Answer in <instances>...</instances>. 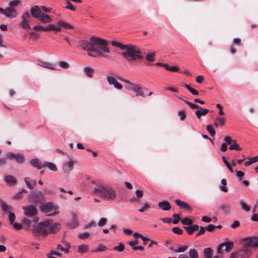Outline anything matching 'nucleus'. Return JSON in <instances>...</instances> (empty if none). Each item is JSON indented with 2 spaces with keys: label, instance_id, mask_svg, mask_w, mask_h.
Returning a JSON list of instances; mask_svg holds the SVG:
<instances>
[{
  "label": "nucleus",
  "instance_id": "obj_24",
  "mask_svg": "<svg viewBox=\"0 0 258 258\" xmlns=\"http://www.w3.org/2000/svg\"><path fill=\"white\" fill-rule=\"evenodd\" d=\"M39 21L44 24H47L51 23L52 21V19L50 17L45 13H43L40 17L38 19Z\"/></svg>",
  "mask_w": 258,
  "mask_h": 258
},
{
  "label": "nucleus",
  "instance_id": "obj_1",
  "mask_svg": "<svg viewBox=\"0 0 258 258\" xmlns=\"http://www.w3.org/2000/svg\"><path fill=\"white\" fill-rule=\"evenodd\" d=\"M79 44V46L84 50L95 52L98 56L108 60L110 59L107 54L110 51L108 43L105 39L93 36L90 38V41L81 40Z\"/></svg>",
  "mask_w": 258,
  "mask_h": 258
},
{
  "label": "nucleus",
  "instance_id": "obj_61",
  "mask_svg": "<svg viewBox=\"0 0 258 258\" xmlns=\"http://www.w3.org/2000/svg\"><path fill=\"white\" fill-rule=\"evenodd\" d=\"M136 195L138 199L142 198L143 196V191L140 189L137 190L136 191Z\"/></svg>",
  "mask_w": 258,
  "mask_h": 258
},
{
  "label": "nucleus",
  "instance_id": "obj_28",
  "mask_svg": "<svg viewBox=\"0 0 258 258\" xmlns=\"http://www.w3.org/2000/svg\"><path fill=\"white\" fill-rule=\"evenodd\" d=\"M175 203L180 208L188 209L189 208V206L187 204V203H186L184 202L181 201L179 199H177L175 201Z\"/></svg>",
  "mask_w": 258,
  "mask_h": 258
},
{
  "label": "nucleus",
  "instance_id": "obj_4",
  "mask_svg": "<svg viewBox=\"0 0 258 258\" xmlns=\"http://www.w3.org/2000/svg\"><path fill=\"white\" fill-rule=\"evenodd\" d=\"M48 226H49V221H44L40 222L33 229L32 231L33 235L38 238L41 236H46L48 233Z\"/></svg>",
  "mask_w": 258,
  "mask_h": 258
},
{
  "label": "nucleus",
  "instance_id": "obj_38",
  "mask_svg": "<svg viewBox=\"0 0 258 258\" xmlns=\"http://www.w3.org/2000/svg\"><path fill=\"white\" fill-rule=\"evenodd\" d=\"M239 203L242 210L246 212H248L250 210L249 206L247 205L243 200H240Z\"/></svg>",
  "mask_w": 258,
  "mask_h": 258
},
{
  "label": "nucleus",
  "instance_id": "obj_2",
  "mask_svg": "<svg viewBox=\"0 0 258 258\" xmlns=\"http://www.w3.org/2000/svg\"><path fill=\"white\" fill-rule=\"evenodd\" d=\"M111 44L123 50L121 55L129 63H135L137 61L144 59L142 49L137 45L122 44L115 41H112Z\"/></svg>",
  "mask_w": 258,
  "mask_h": 258
},
{
  "label": "nucleus",
  "instance_id": "obj_3",
  "mask_svg": "<svg viewBox=\"0 0 258 258\" xmlns=\"http://www.w3.org/2000/svg\"><path fill=\"white\" fill-rule=\"evenodd\" d=\"M93 192L94 194L107 201L113 200L116 198L115 191L111 187L101 183L96 184Z\"/></svg>",
  "mask_w": 258,
  "mask_h": 258
},
{
  "label": "nucleus",
  "instance_id": "obj_32",
  "mask_svg": "<svg viewBox=\"0 0 258 258\" xmlns=\"http://www.w3.org/2000/svg\"><path fill=\"white\" fill-rule=\"evenodd\" d=\"M89 250L88 245L82 244L78 247V251L80 253H84Z\"/></svg>",
  "mask_w": 258,
  "mask_h": 258
},
{
  "label": "nucleus",
  "instance_id": "obj_26",
  "mask_svg": "<svg viewBox=\"0 0 258 258\" xmlns=\"http://www.w3.org/2000/svg\"><path fill=\"white\" fill-rule=\"evenodd\" d=\"M56 26L59 27L60 30L62 28L66 29H72L74 28L73 25L62 21H58L57 22V26Z\"/></svg>",
  "mask_w": 258,
  "mask_h": 258
},
{
  "label": "nucleus",
  "instance_id": "obj_52",
  "mask_svg": "<svg viewBox=\"0 0 258 258\" xmlns=\"http://www.w3.org/2000/svg\"><path fill=\"white\" fill-rule=\"evenodd\" d=\"M187 248V246H181L177 248L176 249L174 250V252H184Z\"/></svg>",
  "mask_w": 258,
  "mask_h": 258
},
{
  "label": "nucleus",
  "instance_id": "obj_63",
  "mask_svg": "<svg viewBox=\"0 0 258 258\" xmlns=\"http://www.w3.org/2000/svg\"><path fill=\"white\" fill-rule=\"evenodd\" d=\"M67 4V6L66 7V9L71 10L73 11H75L76 10L75 8L72 6V4L70 2H68Z\"/></svg>",
  "mask_w": 258,
  "mask_h": 258
},
{
  "label": "nucleus",
  "instance_id": "obj_49",
  "mask_svg": "<svg viewBox=\"0 0 258 258\" xmlns=\"http://www.w3.org/2000/svg\"><path fill=\"white\" fill-rule=\"evenodd\" d=\"M124 245L122 243H120L118 246H115L113 248L114 250L118 251L119 252H121L124 250Z\"/></svg>",
  "mask_w": 258,
  "mask_h": 258
},
{
  "label": "nucleus",
  "instance_id": "obj_9",
  "mask_svg": "<svg viewBox=\"0 0 258 258\" xmlns=\"http://www.w3.org/2000/svg\"><path fill=\"white\" fill-rule=\"evenodd\" d=\"M251 255V251L243 247L233 251L229 258H248Z\"/></svg>",
  "mask_w": 258,
  "mask_h": 258
},
{
  "label": "nucleus",
  "instance_id": "obj_44",
  "mask_svg": "<svg viewBox=\"0 0 258 258\" xmlns=\"http://www.w3.org/2000/svg\"><path fill=\"white\" fill-rule=\"evenodd\" d=\"M222 159L224 162V163L226 165L227 168L229 170L231 173H233L234 171L231 166L230 164L227 161L226 158L224 156H222Z\"/></svg>",
  "mask_w": 258,
  "mask_h": 258
},
{
  "label": "nucleus",
  "instance_id": "obj_22",
  "mask_svg": "<svg viewBox=\"0 0 258 258\" xmlns=\"http://www.w3.org/2000/svg\"><path fill=\"white\" fill-rule=\"evenodd\" d=\"M209 112V110L206 108H203L199 106L197 110L195 111V114L199 119L202 115H205Z\"/></svg>",
  "mask_w": 258,
  "mask_h": 258
},
{
  "label": "nucleus",
  "instance_id": "obj_39",
  "mask_svg": "<svg viewBox=\"0 0 258 258\" xmlns=\"http://www.w3.org/2000/svg\"><path fill=\"white\" fill-rule=\"evenodd\" d=\"M20 0H12L9 2V7L15 9L20 3Z\"/></svg>",
  "mask_w": 258,
  "mask_h": 258
},
{
  "label": "nucleus",
  "instance_id": "obj_48",
  "mask_svg": "<svg viewBox=\"0 0 258 258\" xmlns=\"http://www.w3.org/2000/svg\"><path fill=\"white\" fill-rule=\"evenodd\" d=\"M207 130L211 136H214L215 135L216 132L211 125H208L207 126Z\"/></svg>",
  "mask_w": 258,
  "mask_h": 258
},
{
  "label": "nucleus",
  "instance_id": "obj_60",
  "mask_svg": "<svg viewBox=\"0 0 258 258\" xmlns=\"http://www.w3.org/2000/svg\"><path fill=\"white\" fill-rule=\"evenodd\" d=\"M30 18V15L28 12H26L23 13L21 16L22 19L27 20Z\"/></svg>",
  "mask_w": 258,
  "mask_h": 258
},
{
  "label": "nucleus",
  "instance_id": "obj_7",
  "mask_svg": "<svg viewBox=\"0 0 258 258\" xmlns=\"http://www.w3.org/2000/svg\"><path fill=\"white\" fill-rule=\"evenodd\" d=\"M1 203L3 211L8 214L10 224H13L16 219L15 215L13 212L14 211L13 207L10 205H7L6 202L3 200H1Z\"/></svg>",
  "mask_w": 258,
  "mask_h": 258
},
{
  "label": "nucleus",
  "instance_id": "obj_62",
  "mask_svg": "<svg viewBox=\"0 0 258 258\" xmlns=\"http://www.w3.org/2000/svg\"><path fill=\"white\" fill-rule=\"evenodd\" d=\"M30 37L33 38L34 39H37L39 38V36L34 32H31L29 33Z\"/></svg>",
  "mask_w": 258,
  "mask_h": 258
},
{
  "label": "nucleus",
  "instance_id": "obj_27",
  "mask_svg": "<svg viewBox=\"0 0 258 258\" xmlns=\"http://www.w3.org/2000/svg\"><path fill=\"white\" fill-rule=\"evenodd\" d=\"M24 181L26 184V186L30 189H33L34 187L36 184V180H32L31 182L29 181V178H25Z\"/></svg>",
  "mask_w": 258,
  "mask_h": 258
},
{
  "label": "nucleus",
  "instance_id": "obj_36",
  "mask_svg": "<svg viewBox=\"0 0 258 258\" xmlns=\"http://www.w3.org/2000/svg\"><path fill=\"white\" fill-rule=\"evenodd\" d=\"M258 161V156H256L252 158H250L249 159V160L245 162L244 163V165L245 166H248L251 165L252 163L256 162Z\"/></svg>",
  "mask_w": 258,
  "mask_h": 258
},
{
  "label": "nucleus",
  "instance_id": "obj_8",
  "mask_svg": "<svg viewBox=\"0 0 258 258\" xmlns=\"http://www.w3.org/2000/svg\"><path fill=\"white\" fill-rule=\"evenodd\" d=\"M117 78L119 80L123 82L128 85L132 86V90L136 94L137 96H140L142 97H145L141 88L138 85L132 83L130 80L120 76L117 77Z\"/></svg>",
  "mask_w": 258,
  "mask_h": 258
},
{
  "label": "nucleus",
  "instance_id": "obj_31",
  "mask_svg": "<svg viewBox=\"0 0 258 258\" xmlns=\"http://www.w3.org/2000/svg\"><path fill=\"white\" fill-rule=\"evenodd\" d=\"M44 164L45 166H47L51 171H56L57 170L56 166L52 162L44 161Z\"/></svg>",
  "mask_w": 258,
  "mask_h": 258
},
{
  "label": "nucleus",
  "instance_id": "obj_59",
  "mask_svg": "<svg viewBox=\"0 0 258 258\" xmlns=\"http://www.w3.org/2000/svg\"><path fill=\"white\" fill-rule=\"evenodd\" d=\"M90 235V233L88 232H84L82 233H80L79 235V237L81 239L86 238Z\"/></svg>",
  "mask_w": 258,
  "mask_h": 258
},
{
  "label": "nucleus",
  "instance_id": "obj_12",
  "mask_svg": "<svg viewBox=\"0 0 258 258\" xmlns=\"http://www.w3.org/2000/svg\"><path fill=\"white\" fill-rule=\"evenodd\" d=\"M24 215L28 218L35 216L37 212V209L33 205L23 207Z\"/></svg>",
  "mask_w": 258,
  "mask_h": 258
},
{
  "label": "nucleus",
  "instance_id": "obj_6",
  "mask_svg": "<svg viewBox=\"0 0 258 258\" xmlns=\"http://www.w3.org/2000/svg\"><path fill=\"white\" fill-rule=\"evenodd\" d=\"M242 247L251 251V247H258V236H250L242 239Z\"/></svg>",
  "mask_w": 258,
  "mask_h": 258
},
{
  "label": "nucleus",
  "instance_id": "obj_43",
  "mask_svg": "<svg viewBox=\"0 0 258 258\" xmlns=\"http://www.w3.org/2000/svg\"><path fill=\"white\" fill-rule=\"evenodd\" d=\"M18 163H23L25 159L24 155L22 154H17L15 159Z\"/></svg>",
  "mask_w": 258,
  "mask_h": 258
},
{
  "label": "nucleus",
  "instance_id": "obj_40",
  "mask_svg": "<svg viewBox=\"0 0 258 258\" xmlns=\"http://www.w3.org/2000/svg\"><path fill=\"white\" fill-rule=\"evenodd\" d=\"M146 59L148 61H150V62L154 61V60L155 59V53L152 52V53H148L147 54V55L146 56Z\"/></svg>",
  "mask_w": 258,
  "mask_h": 258
},
{
  "label": "nucleus",
  "instance_id": "obj_20",
  "mask_svg": "<svg viewBox=\"0 0 258 258\" xmlns=\"http://www.w3.org/2000/svg\"><path fill=\"white\" fill-rule=\"evenodd\" d=\"M40 30L43 31H55L56 32H60V29L54 24H49L46 27L40 26Z\"/></svg>",
  "mask_w": 258,
  "mask_h": 258
},
{
  "label": "nucleus",
  "instance_id": "obj_45",
  "mask_svg": "<svg viewBox=\"0 0 258 258\" xmlns=\"http://www.w3.org/2000/svg\"><path fill=\"white\" fill-rule=\"evenodd\" d=\"M216 120L218 121L219 125L224 126L225 124V118L221 117H217Z\"/></svg>",
  "mask_w": 258,
  "mask_h": 258
},
{
  "label": "nucleus",
  "instance_id": "obj_35",
  "mask_svg": "<svg viewBox=\"0 0 258 258\" xmlns=\"http://www.w3.org/2000/svg\"><path fill=\"white\" fill-rule=\"evenodd\" d=\"M20 26L25 29H31L30 26L29 24L28 21L25 19H22V22L20 24Z\"/></svg>",
  "mask_w": 258,
  "mask_h": 258
},
{
  "label": "nucleus",
  "instance_id": "obj_46",
  "mask_svg": "<svg viewBox=\"0 0 258 258\" xmlns=\"http://www.w3.org/2000/svg\"><path fill=\"white\" fill-rule=\"evenodd\" d=\"M60 67L64 69H67L70 67V64L64 61H60L59 62Z\"/></svg>",
  "mask_w": 258,
  "mask_h": 258
},
{
  "label": "nucleus",
  "instance_id": "obj_21",
  "mask_svg": "<svg viewBox=\"0 0 258 258\" xmlns=\"http://www.w3.org/2000/svg\"><path fill=\"white\" fill-rule=\"evenodd\" d=\"M5 181L9 185L14 186L17 183V179L12 175H5L4 176Z\"/></svg>",
  "mask_w": 258,
  "mask_h": 258
},
{
  "label": "nucleus",
  "instance_id": "obj_16",
  "mask_svg": "<svg viewBox=\"0 0 258 258\" xmlns=\"http://www.w3.org/2000/svg\"><path fill=\"white\" fill-rule=\"evenodd\" d=\"M30 13L34 18L38 19L43 13L40 6H35L30 9Z\"/></svg>",
  "mask_w": 258,
  "mask_h": 258
},
{
  "label": "nucleus",
  "instance_id": "obj_25",
  "mask_svg": "<svg viewBox=\"0 0 258 258\" xmlns=\"http://www.w3.org/2000/svg\"><path fill=\"white\" fill-rule=\"evenodd\" d=\"M78 215L75 213L72 214V220L69 223V226L71 228H74L78 226L79 223L77 221Z\"/></svg>",
  "mask_w": 258,
  "mask_h": 258
},
{
  "label": "nucleus",
  "instance_id": "obj_53",
  "mask_svg": "<svg viewBox=\"0 0 258 258\" xmlns=\"http://www.w3.org/2000/svg\"><path fill=\"white\" fill-rule=\"evenodd\" d=\"M107 219L105 218H102L100 219L99 222H98V226L100 227L103 226L106 223Z\"/></svg>",
  "mask_w": 258,
  "mask_h": 258
},
{
  "label": "nucleus",
  "instance_id": "obj_41",
  "mask_svg": "<svg viewBox=\"0 0 258 258\" xmlns=\"http://www.w3.org/2000/svg\"><path fill=\"white\" fill-rule=\"evenodd\" d=\"M220 209L224 212H227L230 209V205L228 204H223L220 205Z\"/></svg>",
  "mask_w": 258,
  "mask_h": 258
},
{
  "label": "nucleus",
  "instance_id": "obj_10",
  "mask_svg": "<svg viewBox=\"0 0 258 258\" xmlns=\"http://www.w3.org/2000/svg\"><path fill=\"white\" fill-rule=\"evenodd\" d=\"M233 247V243L229 241L228 238H226V241L221 243L217 247V252L223 254L230 251Z\"/></svg>",
  "mask_w": 258,
  "mask_h": 258
},
{
  "label": "nucleus",
  "instance_id": "obj_23",
  "mask_svg": "<svg viewBox=\"0 0 258 258\" xmlns=\"http://www.w3.org/2000/svg\"><path fill=\"white\" fill-rule=\"evenodd\" d=\"M158 205L160 209L164 211H168L171 209L170 204L166 201L159 202Z\"/></svg>",
  "mask_w": 258,
  "mask_h": 258
},
{
  "label": "nucleus",
  "instance_id": "obj_13",
  "mask_svg": "<svg viewBox=\"0 0 258 258\" xmlns=\"http://www.w3.org/2000/svg\"><path fill=\"white\" fill-rule=\"evenodd\" d=\"M107 83L110 85H113L115 89L121 90L122 88V85L117 81V79L113 76H107L106 77Z\"/></svg>",
  "mask_w": 258,
  "mask_h": 258
},
{
  "label": "nucleus",
  "instance_id": "obj_30",
  "mask_svg": "<svg viewBox=\"0 0 258 258\" xmlns=\"http://www.w3.org/2000/svg\"><path fill=\"white\" fill-rule=\"evenodd\" d=\"M205 258H212L213 250L211 248H205L203 250Z\"/></svg>",
  "mask_w": 258,
  "mask_h": 258
},
{
  "label": "nucleus",
  "instance_id": "obj_18",
  "mask_svg": "<svg viewBox=\"0 0 258 258\" xmlns=\"http://www.w3.org/2000/svg\"><path fill=\"white\" fill-rule=\"evenodd\" d=\"M37 63L39 66H41L45 68L49 69L50 70H57V69L55 68L54 64L44 60L38 59L37 61Z\"/></svg>",
  "mask_w": 258,
  "mask_h": 258
},
{
  "label": "nucleus",
  "instance_id": "obj_37",
  "mask_svg": "<svg viewBox=\"0 0 258 258\" xmlns=\"http://www.w3.org/2000/svg\"><path fill=\"white\" fill-rule=\"evenodd\" d=\"M232 145L229 147L230 150H235L237 151L241 150V148L240 147L239 145L237 143L236 141L234 140H233Z\"/></svg>",
  "mask_w": 258,
  "mask_h": 258
},
{
  "label": "nucleus",
  "instance_id": "obj_58",
  "mask_svg": "<svg viewBox=\"0 0 258 258\" xmlns=\"http://www.w3.org/2000/svg\"><path fill=\"white\" fill-rule=\"evenodd\" d=\"M149 207V205L147 203H145L141 209H139V212L143 213L148 209Z\"/></svg>",
  "mask_w": 258,
  "mask_h": 258
},
{
  "label": "nucleus",
  "instance_id": "obj_5",
  "mask_svg": "<svg viewBox=\"0 0 258 258\" xmlns=\"http://www.w3.org/2000/svg\"><path fill=\"white\" fill-rule=\"evenodd\" d=\"M40 209L41 211L45 213H48L47 215L53 217L58 213V208L54 206L52 203L47 202L42 204L40 206Z\"/></svg>",
  "mask_w": 258,
  "mask_h": 258
},
{
  "label": "nucleus",
  "instance_id": "obj_56",
  "mask_svg": "<svg viewBox=\"0 0 258 258\" xmlns=\"http://www.w3.org/2000/svg\"><path fill=\"white\" fill-rule=\"evenodd\" d=\"M183 227L186 230L187 233L189 235L192 234L194 232V231L193 230V229L191 225L189 226H184Z\"/></svg>",
  "mask_w": 258,
  "mask_h": 258
},
{
  "label": "nucleus",
  "instance_id": "obj_14",
  "mask_svg": "<svg viewBox=\"0 0 258 258\" xmlns=\"http://www.w3.org/2000/svg\"><path fill=\"white\" fill-rule=\"evenodd\" d=\"M75 161L70 159L69 161L66 162L62 167V170L63 173H69L71 172L74 168Z\"/></svg>",
  "mask_w": 258,
  "mask_h": 258
},
{
  "label": "nucleus",
  "instance_id": "obj_11",
  "mask_svg": "<svg viewBox=\"0 0 258 258\" xmlns=\"http://www.w3.org/2000/svg\"><path fill=\"white\" fill-rule=\"evenodd\" d=\"M43 193L41 191H32L29 196V201L33 203H38L43 200Z\"/></svg>",
  "mask_w": 258,
  "mask_h": 258
},
{
  "label": "nucleus",
  "instance_id": "obj_34",
  "mask_svg": "<svg viewBox=\"0 0 258 258\" xmlns=\"http://www.w3.org/2000/svg\"><path fill=\"white\" fill-rule=\"evenodd\" d=\"M181 222L182 225H184V226L186 225H187V226H189L192 224L193 221L188 218H184L181 220Z\"/></svg>",
  "mask_w": 258,
  "mask_h": 258
},
{
  "label": "nucleus",
  "instance_id": "obj_15",
  "mask_svg": "<svg viewBox=\"0 0 258 258\" xmlns=\"http://www.w3.org/2000/svg\"><path fill=\"white\" fill-rule=\"evenodd\" d=\"M4 15L7 18L13 19L18 16V12L15 9L8 7L5 9V12L4 13Z\"/></svg>",
  "mask_w": 258,
  "mask_h": 258
},
{
  "label": "nucleus",
  "instance_id": "obj_42",
  "mask_svg": "<svg viewBox=\"0 0 258 258\" xmlns=\"http://www.w3.org/2000/svg\"><path fill=\"white\" fill-rule=\"evenodd\" d=\"M185 87L192 94L194 95H198L199 94V92L190 87L188 85L186 84L185 85Z\"/></svg>",
  "mask_w": 258,
  "mask_h": 258
},
{
  "label": "nucleus",
  "instance_id": "obj_55",
  "mask_svg": "<svg viewBox=\"0 0 258 258\" xmlns=\"http://www.w3.org/2000/svg\"><path fill=\"white\" fill-rule=\"evenodd\" d=\"M17 154H14L13 152H9L6 154V157L10 159H14L16 157Z\"/></svg>",
  "mask_w": 258,
  "mask_h": 258
},
{
  "label": "nucleus",
  "instance_id": "obj_29",
  "mask_svg": "<svg viewBox=\"0 0 258 258\" xmlns=\"http://www.w3.org/2000/svg\"><path fill=\"white\" fill-rule=\"evenodd\" d=\"M189 258H199V253L196 249L191 248L188 252Z\"/></svg>",
  "mask_w": 258,
  "mask_h": 258
},
{
  "label": "nucleus",
  "instance_id": "obj_64",
  "mask_svg": "<svg viewBox=\"0 0 258 258\" xmlns=\"http://www.w3.org/2000/svg\"><path fill=\"white\" fill-rule=\"evenodd\" d=\"M224 141L228 145H230L233 143V140H232L231 138L229 136H226L224 138Z\"/></svg>",
  "mask_w": 258,
  "mask_h": 258
},
{
  "label": "nucleus",
  "instance_id": "obj_51",
  "mask_svg": "<svg viewBox=\"0 0 258 258\" xmlns=\"http://www.w3.org/2000/svg\"><path fill=\"white\" fill-rule=\"evenodd\" d=\"M172 231L175 233V234H179V235H180V234H182V233H183V231L182 229H181L180 228H179V227H174L173 229H172Z\"/></svg>",
  "mask_w": 258,
  "mask_h": 258
},
{
  "label": "nucleus",
  "instance_id": "obj_50",
  "mask_svg": "<svg viewBox=\"0 0 258 258\" xmlns=\"http://www.w3.org/2000/svg\"><path fill=\"white\" fill-rule=\"evenodd\" d=\"M178 115L180 117V119L181 120H183L186 117L185 112L183 110L179 111Z\"/></svg>",
  "mask_w": 258,
  "mask_h": 258
},
{
  "label": "nucleus",
  "instance_id": "obj_47",
  "mask_svg": "<svg viewBox=\"0 0 258 258\" xmlns=\"http://www.w3.org/2000/svg\"><path fill=\"white\" fill-rule=\"evenodd\" d=\"M107 249V247L105 245H99L98 248L94 250V252H96L98 251H105Z\"/></svg>",
  "mask_w": 258,
  "mask_h": 258
},
{
  "label": "nucleus",
  "instance_id": "obj_19",
  "mask_svg": "<svg viewBox=\"0 0 258 258\" xmlns=\"http://www.w3.org/2000/svg\"><path fill=\"white\" fill-rule=\"evenodd\" d=\"M30 163L33 167L37 168L38 169H40L45 166L44 161L41 162L40 160L37 158L30 160Z\"/></svg>",
  "mask_w": 258,
  "mask_h": 258
},
{
  "label": "nucleus",
  "instance_id": "obj_17",
  "mask_svg": "<svg viewBox=\"0 0 258 258\" xmlns=\"http://www.w3.org/2000/svg\"><path fill=\"white\" fill-rule=\"evenodd\" d=\"M49 221V226H48V233H55L58 232L60 229V225L57 223H53L51 220H46Z\"/></svg>",
  "mask_w": 258,
  "mask_h": 258
},
{
  "label": "nucleus",
  "instance_id": "obj_57",
  "mask_svg": "<svg viewBox=\"0 0 258 258\" xmlns=\"http://www.w3.org/2000/svg\"><path fill=\"white\" fill-rule=\"evenodd\" d=\"M184 102L186 104H187L192 109H198L199 106L196 105V104H194L189 101H185V100H184Z\"/></svg>",
  "mask_w": 258,
  "mask_h": 258
},
{
  "label": "nucleus",
  "instance_id": "obj_33",
  "mask_svg": "<svg viewBox=\"0 0 258 258\" xmlns=\"http://www.w3.org/2000/svg\"><path fill=\"white\" fill-rule=\"evenodd\" d=\"M84 72L88 77H92L93 76L94 70L90 67H86L84 68Z\"/></svg>",
  "mask_w": 258,
  "mask_h": 258
},
{
  "label": "nucleus",
  "instance_id": "obj_54",
  "mask_svg": "<svg viewBox=\"0 0 258 258\" xmlns=\"http://www.w3.org/2000/svg\"><path fill=\"white\" fill-rule=\"evenodd\" d=\"M173 217L174 218V220L172 221V223L174 224H176L179 222L180 220L179 215L177 214H174Z\"/></svg>",
  "mask_w": 258,
  "mask_h": 258
}]
</instances>
